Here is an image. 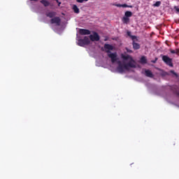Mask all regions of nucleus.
<instances>
[{
  "instance_id": "f257e3e1",
  "label": "nucleus",
  "mask_w": 179,
  "mask_h": 179,
  "mask_svg": "<svg viewBox=\"0 0 179 179\" xmlns=\"http://www.w3.org/2000/svg\"><path fill=\"white\" fill-rule=\"evenodd\" d=\"M121 58L123 61H127V64L122 63L121 61L117 62V71L119 73H124L125 71H129V68H136V62L131 55L122 54Z\"/></svg>"
},
{
  "instance_id": "f03ea898",
  "label": "nucleus",
  "mask_w": 179,
  "mask_h": 179,
  "mask_svg": "<svg viewBox=\"0 0 179 179\" xmlns=\"http://www.w3.org/2000/svg\"><path fill=\"white\" fill-rule=\"evenodd\" d=\"M114 50V46L110 44L106 43L104 45V51L107 53L108 58H110L112 64L117 62L118 57L117 52H111Z\"/></svg>"
},
{
  "instance_id": "7ed1b4c3",
  "label": "nucleus",
  "mask_w": 179,
  "mask_h": 179,
  "mask_svg": "<svg viewBox=\"0 0 179 179\" xmlns=\"http://www.w3.org/2000/svg\"><path fill=\"white\" fill-rule=\"evenodd\" d=\"M90 44V39L87 36H85L83 39H78V45L80 47H85V45H89Z\"/></svg>"
},
{
  "instance_id": "20e7f679",
  "label": "nucleus",
  "mask_w": 179,
  "mask_h": 179,
  "mask_svg": "<svg viewBox=\"0 0 179 179\" xmlns=\"http://www.w3.org/2000/svg\"><path fill=\"white\" fill-rule=\"evenodd\" d=\"M162 61H164L166 65H168V66H171V68H173V59L169 57V56L167 55H164L162 56Z\"/></svg>"
},
{
  "instance_id": "39448f33",
  "label": "nucleus",
  "mask_w": 179,
  "mask_h": 179,
  "mask_svg": "<svg viewBox=\"0 0 179 179\" xmlns=\"http://www.w3.org/2000/svg\"><path fill=\"white\" fill-rule=\"evenodd\" d=\"M93 34L92 35H90V40L91 41H100V36L99 35V34L96 31H93L92 32Z\"/></svg>"
},
{
  "instance_id": "423d86ee",
  "label": "nucleus",
  "mask_w": 179,
  "mask_h": 179,
  "mask_svg": "<svg viewBox=\"0 0 179 179\" xmlns=\"http://www.w3.org/2000/svg\"><path fill=\"white\" fill-rule=\"evenodd\" d=\"M51 24H57V26H59L61 24V18L59 17H55L50 20Z\"/></svg>"
},
{
  "instance_id": "0eeeda50",
  "label": "nucleus",
  "mask_w": 179,
  "mask_h": 179,
  "mask_svg": "<svg viewBox=\"0 0 179 179\" xmlns=\"http://www.w3.org/2000/svg\"><path fill=\"white\" fill-rule=\"evenodd\" d=\"M90 30L86 29H80L79 34L81 36H89L90 34Z\"/></svg>"
},
{
  "instance_id": "6e6552de",
  "label": "nucleus",
  "mask_w": 179,
  "mask_h": 179,
  "mask_svg": "<svg viewBox=\"0 0 179 179\" xmlns=\"http://www.w3.org/2000/svg\"><path fill=\"white\" fill-rule=\"evenodd\" d=\"M113 6H117V8H133L132 6H128L127 3L124 4H117L113 3Z\"/></svg>"
},
{
  "instance_id": "1a4fd4ad",
  "label": "nucleus",
  "mask_w": 179,
  "mask_h": 179,
  "mask_svg": "<svg viewBox=\"0 0 179 179\" xmlns=\"http://www.w3.org/2000/svg\"><path fill=\"white\" fill-rule=\"evenodd\" d=\"M140 64H142L143 65H145V64H148V59H146V57H141V58L140 59Z\"/></svg>"
},
{
  "instance_id": "9d476101",
  "label": "nucleus",
  "mask_w": 179,
  "mask_h": 179,
  "mask_svg": "<svg viewBox=\"0 0 179 179\" xmlns=\"http://www.w3.org/2000/svg\"><path fill=\"white\" fill-rule=\"evenodd\" d=\"M56 15H57V13H55L54 11L49 12V13H46V16L48 17H50V18L55 17V16H56Z\"/></svg>"
},
{
  "instance_id": "9b49d317",
  "label": "nucleus",
  "mask_w": 179,
  "mask_h": 179,
  "mask_svg": "<svg viewBox=\"0 0 179 179\" xmlns=\"http://www.w3.org/2000/svg\"><path fill=\"white\" fill-rule=\"evenodd\" d=\"M145 73L148 78H153V73L150 70H145Z\"/></svg>"
},
{
  "instance_id": "f8f14e48",
  "label": "nucleus",
  "mask_w": 179,
  "mask_h": 179,
  "mask_svg": "<svg viewBox=\"0 0 179 179\" xmlns=\"http://www.w3.org/2000/svg\"><path fill=\"white\" fill-rule=\"evenodd\" d=\"M133 48L134 50H139V48H141V45L135 41H133Z\"/></svg>"
},
{
  "instance_id": "ddd939ff",
  "label": "nucleus",
  "mask_w": 179,
  "mask_h": 179,
  "mask_svg": "<svg viewBox=\"0 0 179 179\" xmlns=\"http://www.w3.org/2000/svg\"><path fill=\"white\" fill-rule=\"evenodd\" d=\"M41 3H43L45 7L50 6V1L47 0H41Z\"/></svg>"
},
{
  "instance_id": "4468645a",
  "label": "nucleus",
  "mask_w": 179,
  "mask_h": 179,
  "mask_svg": "<svg viewBox=\"0 0 179 179\" xmlns=\"http://www.w3.org/2000/svg\"><path fill=\"white\" fill-rule=\"evenodd\" d=\"M73 10L74 11V13H79L80 12L79 8H78V6L75 4L73 6Z\"/></svg>"
},
{
  "instance_id": "2eb2a0df",
  "label": "nucleus",
  "mask_w": 179,
  "mask_h": 179,
  "mask_svg": "<svg viewBox=\"0 0 179 179\" xmlns=\"http://www.w3.org/2000/svg\"><path fill=\"white\" fill-rule=\"evenodd\" d=\"M132 16V12L131 11H126L124 13V17H131Z\"/></svg>"
},
{
  "instance_id": "dca6fc26",
  "label": "nucleus",
  "mask_w": 179,
  "mask_h": 179,
  "mask_svg": "<svg viewBox=\"0 0 179 179\" xmlns=\"http://www.w3.org/2000/svg\"><path fill=\"white\" fill-rule=\"evenodd\" d=\"M122 22L123 23H124L125 24H128V22H129V18H128V17H123L122 18Z\"/></svg>"
},
{
  "instance_id": "f3484780",
  "label": "nucleus",
  "mask_w": 179,
  "mask_h": 179,
  "mask_svg": "<svg viewBox=\"0 0 179 179\" xmlns=\"http://www.w3.org/2000/svg\"><path fill=\"white\" fill-rule=\"evenodd\" d=\"M160 5H162V1H157L154 3L153 6L159 7Z\"/></svg>"
},
{
  "instance_id": "a211bd4d",
  "label": "nucleus",
  "mask_w": 179,
  "mask_h": 179,
  "mask_svg": "<svg viewBox=\"0 0 179 179\" xmlns=\"http://www.w3.org/2000/svg\"><path fill=\"white\" fill-rule=\"evenodd\" d=\"M171 73H173V75H174V76H176V78H178V74H177V73L174 72V70H171Z\"/></svg>"
},
{
  "instance_id": "6ab92c4d",
  "label": "nucleus",
  "mask_w": 179,
  "mask_h": 179,
  "mask_svg": "<svg viewBox=\"0 0 179 179\" xmlns=\"http://www.w3.org/2000/svg\"><path fill=\"white\" fill-rule=\"evenodd\" d=\"M130 38H131V40H133V41H135L134 40H136V38H137L136 36H134V35H131V36Z\"/></svg>"
},
{
  "instance_id": "aec40b11",
  "label": "nucleus",
  "mask_w": 179,
  "mask_h": 179,
  "mask_svg": "<svg viewBox=\"0 0 179 179\" xmlns=\"http://www.w3.org/2000/svg\"><path fill=\"white\" fill-rule=\"evenodd\" d=\"M127 52H129V54H132L133 52L132 50L128 49V48H127Z\"/></svg>"
},
{
  "instance_id": "412c9836",
  "label": "nucleus",
  "mask_w": 179,
  "mask_h": 179,
  "mask_svg": "<svg viewBox=\"0 0 179 179\" xmlns=\"http://www.w3.org/2000/svg\"><path fill=\"white\" fill-rule=\"evenodd\" d=\"M85 0H76V1L78 3H83V1Z\"/></svg>"
},
{
  "instance_id": "4be33fe9",
  "label": "nucleus",
  "mask_w": 179,
  "mask_h": 179,
  "mask_svg": "<svg viewBox=\"0 0 179 179\" xmlns=\"http://www.w3.org/2000/svg\"><path fill=\"white\" fill-rule=\"evenodd\" d=\"M127 36H129V37L132 36V35H131V31H128L127 32Z\"/></svg>"
},
{
  "instance_id": "5701e85b",
  "label": "nucleus",
  "mask_w": 179,
  "mask_h": 179,
  "mask_svg": "<svg viewBox=\"0 0 179 179\" xmlns=\"http://www.w3.org/2000/svg\"><path fill=\"white\" fill-rule=\"evenodd\" d=\"M170 52L171 53V54H176V50H170Z\"/></svg>"
},
{
  "instance_id": "b1692460",
  "label": "nucleus",
  "mask_w": 179,
  "mask_h": 179,
  "mask_svg": "<svg viewBox=\"0 0 179 179\" xmlns=\"http://www.w3.org/2000/svg\"><path fill=\"white\" fill-rule=\"evenodd\" d=\"M176 54H179V49L176 50Z\"/></svg>"
},
{
  "instance_id": "393cba45",
  "label": "nucleus",
  "mask_w": 179,
  "mask_h": 179,
  "mask_svg": "<svg viewBox=\"0 0 179 179\" xmlns=\"http://www.w3.org/2000/svg\"><path fill=\"white\" fill-rule=\"evenodd\" d=\"M57 3H58V6L61 5V2H59V1H58Z\"/></svg>"
},
{
  "instance_id": "a878e982",
  "label": "nucleus",
  "mask_w": 179,
  "mask_h": 179,
  "mask_svg": "<svg viewBox=\"0 0 179 179\" xmlns=\"http://www.w3.org/2000/svg\"><path fill=\"white\" fill-rule=\"evenodd\" d=\"M176 11L179 12V8H176Z\"/></svg>"
},
{
  "instance_id": "bb28decb",
  "label": "nucleus",
  "mask_w": 179,
  "mask_h": 179,
  "mask_svg": "<svg viewBox=\"0 0 179 179\" xmlns=\"http://www.w3.org/2000/svg\"><path fill=\"white\" fill-rule=\"evenodd\" d=\"M84 1H85L86 2H87V1H89V0H84Z\"/></svg>"
},
{
  "instance_id": "cd10ccee",
  "label": "nucleus",
  "mask_w": 179,
  "mask_h": 179,
  "mask_svg": "<svg viewBox=\"0 0 179 179\" xmlns=\"http://www.w3.org/2000/svg\"><path fill=\"white\" fill-rule=\"evenodd\" d=\"M177 96H179V92L177 94Z\"/></svg>"
},
{
  "instance_id": "c85d7f7f",
  "label": "nucleus",
  "mask_w": 179,
  "mask_h": 179,
  "mask_svg": "<svg viewBox=\"0 0 179 179\" xmlns=\"http://www.w3.org/2000/svg\"><path fill=\"white\" fill-rule=\"evenodd\" d=\"M56 1V2H58V0H55Z\"/></svg>"
},
{
  "instance_id": "c756f323",
  "label": "nucleus",
  "mask_w": 179,
  "mask_h": 179,
  "mask_svg": "<svg viewBox=\"0 0 179 179\" xmlns=\"http://www.w3.org/2000/svg\"><path fill=\"white\" fill-rule=\"evenodd\" d=\"M30 1H37V0H30Z\"/></svg>"
}]
</instances>
